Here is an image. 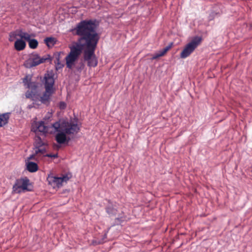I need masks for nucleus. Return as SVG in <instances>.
Wrapping results in <instances>:
<instances>
[{"instance_id":"f257e3e1","label":"nucleus","mask_w":252,"mask_h":252,"mask_svg":"<svg viewBox=\"0 0 252 252\" xmlns=\"http://www.w3.org/2000/svg\"><path fill=\"white\" fill-rule=\"evenodd\" d=\"M95 19L83 20L79 22L74 30L79 36L77 41L69 47L70 51L65 57L67 68L71 69L75 62L84 50V59L89 67H95L97 64V60L95 50L99 39L96 32L97 25Z\"/></svg>"},{"instance_id":"f03ea898","label":"nucleus","mask_w":252,"mask_h":252,"mask_svg":"<svg viewBox=\"0 0 252 252\" xmlns=\"http://www.w3.org/2000/svg\"><path fill=\"white\" fill-rule=\"evenodd\" d=\"M51 127L58 132L55 136V139L59 144L68 142L70 138L67 135L76 134L80 130L77 122H73L72 120H60L51 124Z\"/></svg>"},{"instance_id":"7ed1b4c3","label":"nucleus","mask_w":252,"mask_h":252,"mask_svg":"<svg viewBox=\"0 0 252 252\" xmlns=\"http://www.w3.org/2000/svg\"><path fill=\"white\" fill-rule=\"evenodd\" d=\"M202 40L200 36H196L188 43L184 49L180 54V57L182 59H185L189 57L199 45Z\"/></svg>"},{"instance_id":"20e7f679","label":"nucleus","mask_w":252,"mask_h":252,"mask_svg":"<svg viewBox=\"0 0 252 252\" xmlns=\"http://www.w3.org/2000/svg\"><path fill=\"white\" fill-rule=\"evenodd\" d=\"M30 185V180L27 177L17 179L12 187V192L14 193H21L26 191H31L28 188Z\"/></svg>"},{"instance_id":"39448f33","label":"nucleus","mask_w":252,"mask_h":252,"mask_svg":"<svg viewBox=\"0 0 252 252\" xmlns=\"http://www.w3.org/2000/svg\"><path fill=\"white\" fill-rule=\"evenodd\" d=\"M49 57L50 56L48 55L47 57L40 58L38 54L33 53L31 55L30 58L24 62V65L26 68H31L44 63L49 59Z\"/></svg>"},{"instance_id":"423d86ee","label":"nucleus","mask_w":252,"mask_h":252,"mask_svg":"<svg viewBox=\"0 0 252 252\" xmlns=\"http://www.w3.org/2000/svg\"><path fill=\"white\" fill-rule=\"evenodd\" d=\"M23 83L27 88L30 90L27 91L26 93V97L28 98H32L37 93L38 83L36 82H31L30 80H29L27 76L24 78Z\"/></svg>"},{"instance_id":"0eeeda50","label":"nucleus","mask_w":252,"mask_h":252,"mask_svg":"<svg viewBox=\"0 0 252 252\" xmlns=\"http://www.w3.org/2000/svg\"><path fill=\"white\" fill-rule=\"evenodd\" d=\"M107 203L105 206V210L107 214L110 216H115L118 213V204L110 200H106Z\"/></svg>"},{"instance_id":"6e6552de","label":"nucleus","mask_w":252,"mask_h":252,"mask_svg":"<svg viewBox=\"0 0 252 252\" xmlns=\"http://www.w3.org/2000/svg\"><path fill=\"white\" fill-rule=\"evenodd\" d=\"M45 80V88L47 90V92L50 91H54L53 85L55 83L54 79L53 77L49 74H45L44 76Z\"/></svg>"},{"instance_id":"1a4fd4ad","label":"nucleus","mask_w":252,"mask_h":252,"mask_svg":"<svg viewBox=\"0 0 252 252\" xmlns=\"http://www.w3.org/2000/svg\"><path fill=\"white\" fill-rule=\"evenodd\" d=\"M49 183L53 186L54 188H60L62 186L63 182L61 177L49 176L48 178Z\"/></svg>"},{"instance_id":"9d476101","label":"nucleus","mask_w":252,"mask_h":252,"mask_svg":"<svg viewBox=\"0 0 252 252\" xmlns=\"http://www.w3.org/2000/svg\"><path fill=\"white\" fill-rule=\"evenodd\" d=\"M173 44V42H171L164 48L154 54L152 57V59L155 60L163 56L172 47Z\"/></svg>"},{"instance_id":"9b49d317","label":"nucleus","mask_w":252,"mask_h":252,"mask_svg":"<svg viewBox=\"0 0 252 252\" xmlns=\"http://www.w3.org/2000/svg\"><path fill=\"white\" fill-rule=\"evenodd\" d=\"M27 169L30 172H35L38 170V167L35 162L28 161L26 162Z\"/></svg>"},{"instance_id":"f8f14e48","label":"nucleus","mask_w":252,"mask_h":252,"mask_svg":"<svg viewBox=\"0 0 252 252\" xmlns=\"http://www.w3.org/2000/svg\"><path fill=\"white\" fill-rule=\"evenodd\" d=\"M10 113H5L0 114V127H1L8 123Z\"/></svg>"},{"instance_id":"ddd939ff","label":"nucleus","mask_w":252,"mask_h":252,"mask_svg":"<svg viewBox=\"0 0 252 252\" xmlns=\"http://www.w3.org/2000/svg\"><path fill=\"white\" fill-rule=\"evenodd\" d=\"M26 43L22 39H17L14 43V47L17 51L23 50L26 47Z\"/></svg>"},{"instance_id":"4468645a","label":"nucleus","mask_w":252,"mask_h":252,"mask_svg":"<svg viewBox=\"0 0 252 252\" xmlns=\"http://www.w3.org/2000/svg\"><path fill=\"white\" fill-rule=\"evenodd\" d=\"M54 91H50L47 92V90H45V92L44 93L43 95L40 97V101L44 104H46L48 102L50 99V96L53 93Z\"/></svg>"},{"instance_id":"2eb2a0df","label":"nucleus","mask_w":252,"mask_h":252,"mask_svg":"<svg viewBox=\"0 0 252 252\" xmlns=\"http://www.w3.org/2000/svg\"><path fill=\"white\" fill-rule=\"evenodd\" d=\"M37 130L43 133L47 132L48 127L44 125L43 121H41L37 125Z\"/></svg>"},{"instance_id":"dca6fc26","label":"nucleus","mask_w":252,"mask_h":252,"mask_svg":"<svg viewBox=\"0 0 252 252\" xmlns=\"http://www.w3.org/2000/svg\"><path fill=\"white\" fill-rule=\"evenodd\" d=\"M44 42L48 47L53 46L56 43V40L54 37H48L44 39Z\"/></svg>"},{"instance_id":"f3484780","label":"nucleus","mask_w":252,"mask_h":252,"mask_svg":"<svg viewBox=\"0 0 252 252\" xmlns=\"http://www.w3.org/2000/svg\"><path fill=\"white\" fill-rule=\"evenodd\" d=\"M27 41L29 42V47L31 49H35L37 47L38 43L36 39L30 38Z\"/></svg>"},{"instance_id":"a211bd4d","label":"nucleus","mask_w":252,"mask_h":252,"mask_svg":"<svg viewBox=\"0 0 252 252\" xmlns=\"http://www.w3.org/2000/svg\"><path fill=\"white\" fill-rule=\"evenodd\" d=\"M45 143L42 141L41 138L38 137L34 143L35 149L41 148L45 145Z\"/></svg>"},{"instance_id":"6ab92c4d","label":"nucleus","mask_w":252,"mask_h":252,"mask_svg":"<svg viewBox=\"0 0 252 252\" xmlns=\"http://www.w3.org/2000/svg\"><path fill=\"white\" fill-rule=\"evenodd\" d=\"M124 215L120 214L118 218L115 219L114 225H120L124 221L125 218Z\"/></svg>"},{"instance_id":"aec40b11","label":"nucleus","mask_w":252,"mask_h":252,"mask_svg":"<svg viewBox=\"0 0 252 252\" xmlns=\"http://www.w3.org/2000/svg\"><path fill=\"white\" fill-rule=\"evenodd\" d=\"M19 37H20L22 39L23 38L27 41L31 37V35L27 32H24L21 30H19Z\"/></svg>"},{"instance_id":"412c9836","label":"nucleus","mask_w":252,"mask_h":252,"mask_svg":"<svg viewBox=\"0 0 252 252\" xmlns=\"http://www.w3.org/2000/svg\"><path fill=\"white\" fill-rule=\"evenodd\" d=\"M18 36H19V31H16L11 32L9 34V39L10 41H13Z\"/></svg>"},{"instance_id":"4be33fe9","label":"nucleus","mask_w":252,"mask_h":252,"mask_svg":"<svg viewBox=\"0 0 252 252\" xmlns=\"http://www.w3.org/2000/svg\"><path fill=\"white\" fill-rule=\"evenodd\" d=\"M60 54L59 53V54H58V55H57V57H56V61L55 62V63H57V65H56V69H57L62 68L64 66L63 64L60 62Z\"/></svg>"},{"instance_id":"5701e85b","label":"nucleus","mask_w":252,"mask_h":252,"mask_svg":"<svg viewBox=\"0 0 252 252\" xmlns=\"http://www.w3.org/2000/svg\"><path fill=\"white\" fill-rule=\"evenodd\" d=\"M35 155H37L38 153L44 154L46 152V149L43 146L41 148L35 149Z\"/></svg>"},{"instance_id":"b1692460","label":"nucleus","mask_w":252,"mask_h":252,"mask_svg":"<svg viewBox=\"0 0 252 252\" xmlns=\"http://www.w3.org/2000/svg\"><path fill=\"white\" fill-rule=\"evenodd\" d=\"M61 179L62 180L63 183L65 182L66 183L69 179H70V177L68 176L67 175H63L62 177H61Z\"/></svg>"},{"instance_id":"393cba45","label":"nucleus","mask_w":252,"mask_h":252,"mask_svg":"<svg viewBox=\"0 0 252 252\" xmlns=\"http://www.w3.org/2000/svg\"><path fill=\"white\" fill-rule=\"evenodd\" d=\"M85 65L83 63H81L79 66H76V69L78 71L81 72L84 68Z\"/></svg>"},{"instance_id":"a878e982","label":"nucleus","mask_w":252,"mask_h":252,"mask_svg":"<svg viewBox=\"0 0 252 252\" xmlns=\"http://www.w3.org/2000/svg\"><path fill=\"white\" fill-rule=\"evenodd\" d=\"M59 107L60 109H64L66 107V103L63 101H61L59 103Z\"/></svg>"},{"instance_id":"bb28decb","label":"nucleus","mask_w":252,"mask_h":252,"mask_svg":"<svg viewBox=\"0 0 252 252\" xmlns=\"http://www.w3.org/2000/svg\"><path fill=\"white\" fill-rule=\"evenodd\" d=\"M45 157L55 158L58 157V154H47L45 155Z\"/></svg>"},{"instance_id":"cd10ccee","label":"nucleus","mask_w":252,"mask_h":252,"mask_svg":"<svg viewBox=\"0 0 252 252\" xmlns=\"http://www.w3.org/2000/svg\"><path fill=\"white\" fill-rule=\"evenodd\" d=\"M216 14H217V13H215L214 12H212L209 15V20H213L214 18L215 15Z\"/></svg>"},{"instance_id":"c85d7f7f","label":"nucleus","mask_w":252,"mask_h":252,"mask_svg":"<svg viewBox=\"0 0 252 252\" xmlns=\"http://www.w3.org/2000/svg\"><path fill=\"white\" fill-rule=\"evenodd\" d=\"M35 155V154L31 155L26 160V161H30L31 159H33Z\"/></svg>"}]
</instances>
